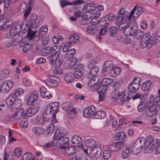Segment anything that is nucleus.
Instances as JSON below:
<instances>
[{"instance_id":"8fccbe9b","label":"nucleus","mask_w":160,"mask_h":160,"mask_svg":"<svg viewBox=\"0 0 160 160\" xmlns=\"http://www.w3.org/2000/svg\"><path fill=\"white\" fill-rule=\"evenodd\" d=\"M113 82V79L109 78H105L102 80L101 83L107 86L109 84L112 82Z\"/></svg>"},{"instance_id":"f3484780","label":"nucleus","mask_w":160,"mask_h":160,"mask_svg":"<svg viewBox=\"0 0 160 160\" xmlns=\"http://www.w3.org/2000/svg\"><path fill=\"white\" fill-rule=\"evenodd\" d=\"M143 9L142 7H137L136 6H135L128 17V20H130L135 13H136V15H138L137 17H138L143 12Z\"/></svg>"},{"instance_id":"f704fd0d","label":"nucleus","mask_w":160,"mask_h":160,"mask_svg":"<svg viewBox=\"0 0 160 160\" xmlns=\"http://www.w3.org/2000/svg\"><path fill=\"white\" fill-rule=\"evenodd\" d=\"M129 13L128 12H125V9L124 8H120L119 12H118V17L124 18H127L128 19V17L127 14Z\"/></svg>"},{"instance_id":"37998d69","label":"nucleus","mask_w":160,"mask_h":160,"mask_svg":"<svg viewBox=\"0 0 160 160\" xmlns=\"http://www.w3.org/2000/svg\"><path fill=\"white\" fill-rule=\"evenodd\" d=\"M63 39V38L61 35H55L52 38L53 42L55 44H58L60 41H62Z\"/></svg>"},{"instance_id":"ea45409f","label":"nucleus","mask_w":160,"mask_h":160,"mask_svg":"<svg viewBox=\"0 0 160 160\" xmlns=\"http://www.w3.org/2000/svg\"><path fill=\"white\" fill-rule=\"evenodd\" d=\"M43 113L44 114L50 115L54 113V111L52 109L51 106L48 104L46 106Z\"/></svg>"},{"instance_id":"6ab92c4d","label":"nucleus","mask_w":160,"mask_h":160,"mask_svg":"<svg viewBox=\"0 0 160 160\" xmlns=\"http://www.w3.org/2000/svg\"><path fill=\"white\" fill-rule=\"evenodd\" d=\"M83 1L81 0H77L76 1H73L72 2H68L66 0H61L60 3L61 6L63 8L65 6L67 5H72L74 6L76 5L81 3Z\"/></svg>"},{"instance_id":"473e14b6","label":"nucleus","mask_w":160,"mask_h":160,"mask_svg":"<svg viewBox=\"0 0 160 160\" xmlns=\"http://www.w3.org/2000/svg\"><path fill=\"white\" fill-rule=\"evenodd\" d=\"M107 86L104 85L103 84H102L100 86L97 85V87L95 88V90H97L98 93L101 92L102 93H105L107 90ZM93 90L94 91H95L94 90Z\"/></svg>"},{"instance_id":"4be33fe9","label":"nucleus","mask_w":160,"mask_h":160,"mask_svg":"<svg viewBox=\"0 0 160 160\" xmlns=\"http://www.w3.org/2000/svg\"><path fill=\"white\" fill-rule=\"evenodd\" d=\"M150 152L155 150V154H158L160 153V146L158 140H156L154 142L149 149Z\"/></svg>"},{"instance_id":"f257e3e1","label":"nucleus","mask_w":160,"mask_h":160,"mask_svg":"<svg viewBox=\"0 0 160 160\" xmlns=\"http://www.w3.org/2000/svg\"><path fill=\"white\" fill-rule=\"evenodd\" d=\"M124 34L128 36H133L137 39H141L140 42V47L142 48H144L146 47V42L143 39L147 33L144 34L143 32L141 30L137 29V27L134 26L130 28H127L125 29L123 32Z\"/></svg>"},{"instance_id":"c756f323","label":"nucleus","mask_w":160,"mask_h":160,"mask_svg":"<svg viewBox=\"0 0 160 160\" xmlns=\"http://www.w3.org/2000/svg\"><path fill=\"white\" fill-rule=\"evenodd\" d=\"M32 132L36 135L39 136L43 133L44 130L41 127H35L32 129Z\"/></svg>"},{"instance_id":"6e6d98bb","label":"nucleus","mask_w":160,"mask_h":160,"mask_svg":"<svg viewBox=\"0 0 160 160\" xmlns=\"http://www.w3.org/2000/svg\"><path fill=\"white\" fill-rule=\"evenodd\" d=\"M108 23V21L104 17L100 19L99 20V25L102 27H105Z\"/></svg>"},{"instance_id":"4468645a","label":"nucleus","mask_w":160,"mask_h":160,"mask_svg":"<svg viewBox=\"0 0 160 160\" xmlns=\"http://www.w3.org/2000/svg\"><path fill=\"white\" fill-rule=\"evenodd\" d=\"M38 111V107L35 108L32 107V108H29L26 110V112L23 116L24 118H27L28 117H30L34 115Z\"/></svg>"},{"instance_id":"cd10ccee","label":"nucleus","mask_w":160,"mask_h":160,"mask_svg":"<svg viewBox=\"0 0 160 160\" xmlns=\"http://www.w3.org/2000/svg\"><path fill=\"white\" fill-rule=\"evenodd\" d=\"M98 27L96 26H91L88 27L86 28V30L89 34H93L98 32Z\"/></svg>"},{"instance_id":"393cba45","label":"nucleus","mask_w":160,"mask_h":160,"mask_svg":"<svg viewBox=\"0 0 160 160\" xmlns=\"http://www.w3.org/2000/svg\"><path fill=\"white\" fill-rule=\"evenodd\" d=\"M24 109L23 108L17 111L13 116V118L16 120L21 118L24 114Z\"/></svg>"},{"instance_id":"7c9ffc66","label":"nucleus","mask_w":160,"mask_h":160,"mask_svg":"<svg viewBox=\"0 0 160 160\" xmlns=\"http://www.w3.org/2000/svg\"><path fill=\"white\" fill-rule=\"evenodd\" d=\"M144 142V139H139L135 141L134 144L137 146L138 151H141L143 147Z\"/></svg>"},{"instance_id":"de8ad7c7","label":"nucleus","mask_w":160,"mask_h":160,"mask_svg":"<svg viewBox=\"0 0 160 160\" xmlns=\"http://www.w3.org/2000/svg\"><path fill=\"white\" fill-rule=\"evenodd\" d=\"M46 129L47 134H50L52 133L55 129L54 125L52 123H51L48 126Z\"/></svg>"},{"instance_id":"2f4dec72","label":"nucleus","mask_w":160,"mask_h":160,"mask_svg":"<svg viewBox=\"0 0 160 160\" xmlns=\"http://www.w3.org/2000/svg\"><path fill=\"white\" fill-rule=\"evenodd\" d=\"M106 116L105 112L102 110L96 112L94 118L97 119H102L105 118Z\"/></svg>"},{"instance_id":"052dcab7","label":"nucleus","mask_w":160,"mask_h":160,"mask_svg":"<svg viewBox=\"0 0 160 160\" xmlns=\"http://www.w3.org/2000/svg\"><path fill=\"white\" fill-rule=\"evenodd\" d=\"M108 28L107 26H105L102 28L99 32L98 37L99 38L100 36L104 35L106 34Z\"/></svg>"},{"instance_id":"5701e85b","label":"nucleus","mask_w":160,"mask_h":160,"mask_svg":"<svg viewBox=\"0 0 160 160\" xmlns=\"http://www.w3.org/2000/svg\"><path fill=\"white\" fill-rule=\"evenodd\" d=\"M114 138L116 141L125 140L127 138L126 134L123 132L121 131L117 133L114 136Z\"/></svg>"},{"instance_id":"b1692460","label":"nucleus","mask_w":160,"mask_h":160,"mask_svg":"<svg viewBox=\"0 0 160 160\" xmlns=\"http://www.w3.org/2000/svg\"><path fill=\"white\" fill-rule=\"evenodd\" d=\"M61 149L66 148L65 152L68 155H71L74 154L76 152V149L74 147H69L67 148L66 146H60Z\"/></svg>"},{"instance_id":"c9c22d12","label":"nucleus","mask_w":160,"mask_h":160,"mask_svg":"<svg viewBox=\"0 0 160 160\" xmlns=\"http://www.w3.org/2000/svg\"><path fill=\"white\" fill-rule=\"evenodd\" d=\"M89 80L88 83V85L89 87L93 88V89H95L97 87V84H96L97 82H95V79H94V78H92L91 79H88Z\"/></svg>"},{"instance_id":"a878e982","label":"nucleus","mask_w":160,"mask_h":160,"mask_svg":"<svg viewBox=\"0 0 160 160\" xmlns=\"http://www.w3.org/2000/svg\"><path fill=\"white\" fill-rule=\"evenodd\" d=\"M22 104V100L19 98H17L13 102V104L11 108L12 109H16L20 108Z\"/></svg>"},{"instance_id":"f8f14e48","label":"nucleus","mask_w":160,"mask_h":160,"mask_svg":"<svg viewBox=\"0 0 160 160\" xmlns=\"http://www.w3.org/2000/svg\"><path fill=\"white\" fill-rule=\"evenodd\" d=\"M96 109L94 106H91L85 109L83 112V115L85 117L93 118L94 117Z\"/></svg>"},{"instance_id":"58836bf2","label":"nucleus","mask_w":160,"mask_h":160,"mask_svg":"<svg viewBox=\"0 0 160 160\" xmlns=\"http://www.w3.org/2000/svg\"><path fill=\"white\" fill-rule=\"evenodd\" d=\"M127 20H128L127 18H124L121 17H118L115 21V25L116 27H117L119 25L122 24V22H125Z\"/></svg>"},{"instance_id":"4c0bfd02","label":"nucleus","mask_w":160,"mask_h":160,"mask_svg":"<svg viewBox=\"0 0 160 160\" xmlns=\"http://www.w3.org/2000/svg\"><path fill=\"white\" fill-rule=\"evenodd\" d=\"M109 36L111 37H114L118 33L116 28L114 26H111L108 29Z\"/></svg>"},{"instance_id":"3c124183","label":"nucleus","mask_w":160,"mask_h":160,"mask_svg":"<svg viewBox=\"0 0 160 160\" xmlns=\"http://www.w3.org/2000/svg\"><path fill=\"white\" fill-rule=\"evenodd\" d=\"M72 42L71 41H69L68 43H66L64 47L62 48V50L63 52H67L68 53L70 52V50L69 49L70 47V46L71 45Z\"/></svg>"},{"instance_id":"09e8293b","label":"nucleus","mask_w":160,"mask_h":160,"mask_svg":"<svg viewBox=\"0 0 160 160\" xmlns=\"http://www.w3.org/2000/svg\"><path fill=\"white\" fill-rule=\"evenodd\" d=\"M104 17L109 23L115 18V16L112 13H109L105 16Z\"/></svg>"},{"instance_id":"774afa93","label":"nucleus","mask_w":160,"mask_h":160,"mask_svg":"<svg viewBox=\"0 0 160 160\" xmlns=\"http://www.w3.org/2000/svg\"><path fill=\"white\" fill-rule=\"evenodd\" d=\"M145 106L143 102H141V103L138 105V112H141L145 109Z\"/></svg>"},{"instance_id":"412c9836","label":"nucleus","mask_w":160,"mask_h":160,"mask_svg":"<svg viewBox=\"0 0 160 160\" xmlns=\"http://www.w3.org/2000/svg\"><path fill=\"white\" fill-rule=\"evenodd\" d=\"M85 143L87 148L89 149V150L98 147L96 142L93 139L86 140Z\"/></svg>"},{"instance_id":"dca6fc26","label":"nucleus","mask_w":160,"mask_h":160,"mask_svg":"<svg viewBox=\"0 0 160 160\" xmlns=\"http://www.w3.org/2000/svg\"><path fill=\"white\" fill-rule=\"evenodd\" d=\"M38 95V92L36 91H33L29 96L27 102V104L28 105L32 104L33 102L37 100Z\"/></svg>"},{"instance_id":"c85d7f7f","label":"nucleus","mask_w":160,"mask_h":160,"mask_svg":"<svg viewBox=\"0 0 160 160\" xmlns=\"http://www.w3.org/2000/svg\"><path fill=\"white\" fill-rule=\"evenodd\" d=\"M152 84V82L150 80L143 82L142 85V90L145 91H148L150 88Z\"/></svg>"},{"instance_id":"20e7f679","label":"nucleus","mask_w":160,"mask_h":160,"mask_svg":"<svg viewBox=\"0 0 160 160\" xmlns=\"http://www.w3.org/2000/svg\"><path fill=\"white\" fill-rule=\"evenodd\" d=\"M69 65V68H70L72 70H75L73 75L75 78H78L82 75L84 71V67L82 64H78L74 63L72 61L67 63Z\"/></svg>"},{"instance_id":"72a5a7b5","label":"nucleus","mask_w":160,"mask_h":160,"mask_svg":"<svg viewBox=\"0 0 160 160\" xmlns=\"http://www.w3.org/2000/svg\"><path fill=\"white\" fill-rule=\"evenodd\" d=\"M79 38L77 34L74 33L71 35L69 37V41H71L72 44V43H75L78 42L79 41Z\"/></svg>"},{"instance_id":"a19ab883","label":"nucleus","mask_w":160,"mask_h":160,"mask_svg":"<svg viewBox=\"0 0 160 160\" xmlns=\"http://www.w3.org/2000/svg\"><path fill=\"white\" fill-rule=\"evenodd\" d=\"M60 54H60L58 53L54 55H50L49 56V61L51 64L55 63L56 60L58 59Z\"/></svg>"},{"instance_id":"f03ea898","label":"nucleus","mask_w":160,"mask_h":160,"mask_svg":"<svg viewBox=\"0 0 160 160\" xmlns=\"http://www.w3.org/2000/svg\"><path fill=\"white\" fill-rule=\"evenodd\" d=\"M48 31L47 26H43L39 29L37 35H35L36 33V31L32 32V31H29L28 32L27 37L29 38V40H32L34 38L35 40L38 41L43 36L46 34Z\"/></svg>"},{"instance_id":"69168bd1","label":"nucleus","mask_w":160,"mask_h":160,"mask_svg":"<svg viewBox=\"0 0 160 160\" xmlns=\"http://www.w3.org/2000/svg\"><path fill=\"white\" fill-rule=\"evenodd\" d=\"M130 149L131 152L133 154H136L141 151H138L137 146H136L134 144L132 146L131 148H130Z\"/></svg>"},{"instance_id":"aec40b11","label":"nucleus","mask_w":160,"mask_h":160,"mask_svg":"<svg viewBox=\"0 0 160 160\" xmlns=\"http://www.w3.org/2000/svg\"><path fill=\"white\" fill-rule=\"evenodd\" d=\"M99 71L98 67L96 66L93 67L91 69L88 73L86 76L87 79H91L94 78Z\"/></svg>"},{"instance_id":"5fc2aeb1","label":"nucleus","mask_w":160,"mask_h":160,"mask_svg":"<svg viewBox=\"0 0 160 160\" xmlns=\"http://www.w3.org/2000/svg\"><path fill=\"white\" fill-rule=\"evenodd\" d=\"M137 90H135V88L134 87L132 86L131 84H129L128 89V95H131V94L136 92Z\"/></svg>"},{"instance_id":"9d476101","label":"nucleus","mask_w":160,"mask_h":160,"mask_svg":"<svg viewBox=\"0 0 160 160\" xmlns=\"http://www.w3.org/2000/svg\"><path fill=\"white\" fill-rule=\"evenodd\" d=\"M22 25L21 23H17L15 26L12 27L9 32L10 35L14 37L17 35L21 30Z\"/></svg>"},{"instance_id":"338daca9","label":"nucleus","mask_w":160,"mask_h":160,"mask_svg":"<svg viewBox=\"0 0 160 160\" xmlns=\"http://www.w3.org/2000/svg\"><path fill=\"white\" fill-rule=\"evenodd\" d=\"M14 158L11 154H7L5 152L4 160H13Z\"/></svg>"},{"instance_id":"864d4df0","label":"nucleus","mask_w":160,"mask_h":160,"mask_svg":"<svg viewBox=\"0 0 160 160\" xmlns=\"http://www.w3.org/2000/svg\"><path fill=\"white\" fill-rule=\"evenodd\" d=\"M26 118H23V119L22 120L19 122L20 125L21 126V127L24 128H26L28 125V120Z\"/></svg>"},{"instance_id":"e433bc0d","label":"nucleus","mask_w":160,"mask_h":160,"mask_svg":"<svg viewBox=\"0 0 160 160\" xmlns=\"http://www.w3.org/2000/svg\"><path fill=\"white\" fill-rule=\"evenodd\" d=\"M71 141L73 144H78L81 142L82 139L81 137L77 135H75L72 138Z\"/></svg>"},{"instance_id":"0e129e2a","label":"nucleus","mask_w":160,"mask_h":160,"mask_svg":"<svg viewBox=\"0 0 160 160\" xmlns=\"http://www.w3.org/2000/svg\"><path fill=\"white\" fill-rule=\"evenodd\" d=\"M122 95V96L121 97L120 99L122 104H123L124 102L129 100L131 98L130 97H129L128 96H127V95L125 94H124V93Z\"/></svg>"},{"instance_id":"1a4fd4ad","label":"nucleus","mask_w":160,"mask_h":160,"mask_svg":"<svg viewBox=\"0 0 160 160\" xmlns=\"http://www.w3.org/2000/svg\"><path fill=\"white\" fill-rule=\"evenodd\" d=\"M124 143L123 141H119L113 143L108 147V149L111 152L118 151L123 149L125 147Z\"/></svg>"},{"instance_id":"a211bd4d","label":"nucleus","mask_w":160,"mask_h":160,"mask_svg":"<svg viewBox=\"0 0 160 160\" xmlns=\"http://www.w3.org/2000/svg\"><path fill=\"white\" fill-rule=\"evenodd\" d=\"M49 105L51 106L53 111H54V113L52 114V120L53 122L56 121V114L58 112V108L59 106V104L58 102H56L51 103Z\"/></svg>"},{"instance_id":"13d9d810","label":"nucleus","mask_w":160,"mask_h":160,"mask_svg":"<svg viewBox=\"0 0 160 160\" xmlns=\"http://www.w3.org/2000/svg\"><path fill=\"white\" fill-rule=\"evenodd\" d=\"M64 79L66 81L68 82H71L73 81L72 75L70 73H67L65 75Z\"/></svg>"},{"instance_id":"9b49d317","label":"nucleus","mask_w":160,"mask_h":160,"mask_svg":"<svg viewBox=\"0 0 160 160\" xmlns=\"http://www.w3.org/2000/svg\"><path fill=\"white\" fill-rule=\"evenodd\" d=\"M45 55H47L49 54L50 55H54L56 54H60L59 49L58 48L57 46H54L53 47L49 46L46 47L43 50Z\"/></svg>"},{"instance_id":"ddd939ff","label":"nucleus","mask_w":160,"mask_h":160,"mask_svg":"<svg viewBox=\"0 0 160 160\" xmlns=\"http://www.w3.org/2000/svg\"><path fill=\"white\" fill-rule=\"evenodd\" d=\"M14 85V82L11 80L6 81L3 83L0 84L2 90L4 91V92L5 93L8 92Z\"/></svg>"},{"instance_id":"39448f33","label":"nucleus","mask_w":160,"mask_h":160,"mask_svg":"<svg viewBox=\"0 0 160 160\" xmlns=\"http://www.w3.org/2000/svg\"><path fill=\"white\" fill-rule=\"evenodd\" d=\"M43 20L42 17L37 16L36 14H34L29 16L28 21V24L31 27L36 28L41 25Z\"/></svg>"},{"instance_id":"680f3d73","label":"nucleus","mask_w":160,"mask_h":160,"mask_svg":"<svg viewBox=\"0 0 160 160\" xmlns=\"http://www.w3.org/2000/svg\"><path fill=\"white\" fill-rule=\"evenodd\" d=\"M22 152V148L19 147L17 148L14 150V155L17 157H19L21 155Z\"/></svg>"},{"instance_id":"e2e57ef3","label":"nucleus","mask_w":160,"mask_h":160,"mask_svg":"<svg viewBox=\"0 0 160 160\" xmlns=\"http://www.w3.org/2000/svg\"><path fill=\"white\" fill-rule=\"evenodd\" d=\"M40 92L41 96L42 98H45L46 97V93L47 90L44 87H41L40 89Z\"/></svg>"},{"instance_id":"4d7b16f0","label":"nucleus","mask_w":160,"mask_h":160,"mask_svg":"<svg viewBox=\"0 0 160 160\" xmlns=\"http://www.w3.org/2000/svg\"><path fill=\"white\" fill-rule=\"evenodd\" d=\"M109 150H105L103 151V157L104 159H108L111 157V154Z\"/></svg>"},{"instance_id":"bf43d9fd","label":"nucleus","mask_w":160,"mask_h":160,"mask_svg":"<svg viewBox=\"0 0 160 160\" xmlns=\"http://www.w3.org/2000/svg\"><path fill=\"white\" fill-rule=\"evenodd\" d=\"M114 67L113 66H110L106 68H102V71L103 72H106L108 73H111L112 74V72H113Z\"/></svg>"},{"instance_id":"423d86ee","label":"nucleus","mask_w":160,"mask_h":160,"mask_svg":"<svg viewBox=\"0 0 160 160\" xmlns=\"http://www.w3.org/2000/svg\"><path fill=\"white\" fill-rule=\"evenodd\" d=\"M65 132H62L59 129H57L55 132L54 138V140H57V143L60 145H62V146L68 144L69 139L67 137H64L63 136L65 135Z\"/></svg>"},{"instance_id":"7ed1b4c3","label":"nucleus","mask_w":160,"mask_h":160,"mask_svg":"<svg viewBox=\"0 0 160 160\" xmlns=\"http://www.w3.org/2000/svg\"><path fill=\"white\" fill-rule=\"evenodd\" d=\"M149 32L147 33L146 36L144 38V41L146 42V47L147 49L150 48L153 44H156L160 42V36L156 34L150 36Z\"/></svg>"},{"instance_id":"0eeeda50","label":"nucleus","mask_w":160,"mask_h":160,"mask_svg":"<svg viewBox=\"0 0 160 160\" xmlns=\"http://www.w3.org/2000/svg\"><path fill=\"white\" fill-rule=\"evenodd\" d=\"M112 85V95H118V96H121L124 93V90L119 82H114Z\"/></svg>"},{"instance_id":"79ce46f5","label":"nucleus","mask_w":160,"mask_h":160,"mask_svg":"<svg viewBox=\"0 0 160 160\" xmlns=\"http://www.w3.org/2000/svg\"><path fill=\"white\" fill-rule=\"evenodd\" d=\"M153 95H150L151 98L146 103H144L146 109H148L149 108L154 107V102L152 101Z\"/></svg>"},{"instance_id":"603ef678","label":"nucleus","mask_w":160,"mask_h":160,"mask_svg":"<svg viewBox=\"0 0 160 160\" xmlns=\"http://www.w3.org/2000/svg\"><path fill=\"white\" fill-rule=\"evenodd\" d=\"M70 108V103L69 102H64L62 104V109L66 112H67Z\"/></svg>"},{"instance_id":"bb28decb","label":"nucleus","mask_w":160,"mask_h":160,"mask_svg":"<svg viewBox=\"0 0 160 160\" xmlns=\"http://www.w3.org/2000/svg\"><path fill=\"white\" fill-rule=\"evenodd\" d=\"M145 113L146 115L149 117H152L157 114L156 111H155L154 107L149 108L148 109H146Z\"/></svg>"},{"instance_id":"c03bdc74","label":"nucleus","mask_w":160,"mask_h":160,"mask_svg":"<svg viewBox=\"0 0 160 160\" xmlns=\"http://www.w3.org/2000/svg\"><path fill=\"white\" fill-rule=\"evenodd\" d=\"M130 148H131L129 147L126 148L125 149H124V151H122V156L123 158L126 159L128 158L130 153Z\"/></svg>"},{"instance_id":"a18cd8bd","label":"nucleus","mask_w":160,"mask_h":160,"mask_svg":"<svg viewBox=\"0 0 160 160\" xmlns=\"http://www.w3.org/2000/svg\"><path fill=\"white\" fill-rule=\"evenodd\" d=\"M77 112L75 109L73 108L70 110L68 113L67 116L70 119L74 118L76 116Z\"/></svg>"},{"instance_id":"6e6552de","label":"nucleus","mask_w":160,"mask_h":160,"mask_svg":"<svg viewBox=\"0 0 160 160\" xmlns=\"http://www.w3.org/2000/svg\"><path fill=\"white\" fill-rule=\"evenodd\" d=\"M89 155L93 160H97L99 159L101 155L102 152L101 147H98L89 150Z\"/></svg>"},{"instance_id":"49530a36","label":"nucleus","mask_w":160,"mask_h":160,"mask_svg":"<svg viewBox=\"0 0 160 160\" xmlns=\"http://www.w3.org/2000/svg\"><path fill=\"white\" fill-rule=\"evenodd\" d=\"M24 92V89L22 88H19L14 90L13 92L17 97L22 95Z\"/></svg>"},{"instance_id":"2eb2a0df","label":"nucleus","mask_w":160,"mask_h":160,"mask_svg":"<svg viewBox=\"0 0 160 160\" xmlns=\"http://www.w3.org/2000/svg\"><path fill=\"white\" fill-rule=\"evenodd\" d=\"M154 138L151 135H149L146 139L145 141L144 140V145L143 147H144V148L146 150H148L147 152H150L149 148L150 145L152 144V142H154Z\"/></svg>"}]
</instances>
